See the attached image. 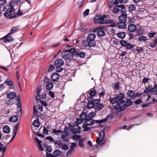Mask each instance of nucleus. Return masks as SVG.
Segmentation results:
<instances>
[{
    "instance_id": "f257e3e1",
    "label": "nucleus",
    "mask_w": 157,
    "mask_h": 157,
    "mask_svg": "<svg viewBox=\"0 0 157 157\" xmlns=\"http://www.w3.org/2000/svg\"><path fill=\"white\" fill-rule=\"evenodd\" d=\"M96 36V35L94 33L89 34L87 36V39L83 41L82 43V46L85 48L95 46L96 45V42L94 40Z\"/></svg>"
},
{
    "instance_id": "f03ea898",
    "label": "nucleus",
    "mask_w": 157,
    "mask_h": 157,
    "mask_svg": "<svg viewBox=\"0 0 157 157\" xmlns=\"http://www.w3.org/2000/svg\"><path fill=\"white\" fill-rule=\"evenodd\" d=\"M124 95L123 93H120L117 94L116 97L110 98L109 101L112 104L117 103L118 105H120L124 103Z\"/></svg>"
},
{
    "instance_id": "7ed1b4c3",
    "label": "nucleus",
    "mask_w": 157,
    "mask_h": 157,
    "mask_svg": "<svg viewBox=\"0 0 157 157\" xmlns=\"http://www.w3.org/2000/svg\"><path fill=\"white\" fill-rule=\"evenodd\" d=\"M14 2L13 1H11L9 3V5H6L2 10L3 11L5 12L4 14L6 17H8L11 14L12 12L14 11Z\"/></svg>"
},
{
    "instance_id": "20e7f679",
    "label": "nucleus",
    "mask_w": 157,
    "mask_h": 157,
    "mask_svg": "<svg viewBox=\"0 0 157 157\" xmlns=\"http://www.w3.org/2000/svg\"><path fill=\"white\" fill-rule=\"evenodd\" d=\"M121 14L119 16L118 19L120 22L123 23L126 22L127 17V14L126 13L127 11L125 10L122 9H121Z\"/></svg>"
},
{
    "instance_id": "39448f33",
    "label": "nucleus",
    "mask_w": 157,
    "mask_h": 157,
    "mask_svg": "<svg viewBox=\"0 0 157 157\" xmlns=\"http://www.w3.org/2000/svg\"><path fill=\"white\" fill-rule=\"evenodd\" d=\"M109 117V115H108L104 119L101 120H97L94 121L93 120L91 119L90 120V124H89L88 123H86V124L88 125H91L92 124H94L95 122H96L97 123H98L99 124L102 123L106 121L107 120L108 117Z\"/></svg>"
},
{
    "instance_id": "423d86ee",
    "label": "nucleus",
    "mask_w": 157,
    "mask_h": 157,
    "mask_svg": "<svg viewBox=\"0 0 157 157\" xmlns=\"http://www.w3.org/2000/svg\"><path fill=\"white\" fill-rule=\"evenodd\" d=\"M109 117V115H108L104 119L101 120H97L94 121L93 120L91 119L90 120V124H89L88 123H86V124L88 125H91L92 124H94L95 122H96L97 123H98L99 124L102 123L106 121L107 120L108 117Z\"/></svg>"
},
{
    "instance_id": "0eeeda50",
    "label": "nucleus",
    "mask_w": 157,
    "mask_h": 157,
    "mask_svg": "<svg viewBox=\"0 0 157 157\" xmlns=\"http://www.w3.org/2000/svg\"><path fill=\"white\" fill-rule=\"evenodd\" d=\"M11 34V33H10L2 37L1 40H3L6 42H10L13 41V39L11 36H10Z\"/></svg>"
},
{
    "instance_id": "6e6552de",
    "label": "nucleus",
    "mask_w": 157,
    "mask_h": 157,
    "mask_svg": "<svg viewBox=\"0 0 157 157\" xmlns=\"http://www.w3.org/2000/svg\"><path fill=\"white\" fill-rule=\"evenodd\" d=\"M67 50H66L63 51L62 53V58L63 59L66 60H69L71 57L70 54H68L69 52H67Z\"/></svg>"
},
{
    "instance_id": "1a4fd4ad",
    "label": "nucleus",
    "mask_w": 157,
    "mask_h": 157,
    "mask_svg": "<svg viewBox=\"0 0 157 157\" xmlns=\"http://www.w3.org/2000/svg\"><path fill=\"white\" fill-rule=\"evenodd\" d=\"M64 62L61 59H56L54 61V65L56 67L61 66L63 65Z\"/></svg>"
},
{
    "instance_id": "9d476101",
    "label": "nucleus",
    "mask_w": 157,
    "mask_h": 157,
    "mask_svg": "<svg viewBox=\"0 0 157 157\" xmlns=\"http://www.w3.org/2000/svg\"><path fill=\"white\" fill-rule=\"evenodd\" d=\"M51 78L53 82H57L59 79V77L58 74L55 72L52 75Z\"/></svg>"
},
{
    "instance_id": "9b49d317",
    "label": "nucleus",
    "mask_w": 157,
    "mask_h": 157,
    "mask_svg": "<svg viewBox=\"0 0 157 157\" xmlns=\"http://www.w3.org/2000/svg\"><path fill=\"white\" fill-rule=\"evenodd\" d=\"M105 18H107V16L105 15H104L103 16L99 18V23L100 24H106L107 22V19Z\"/></svg>"
},
{
    "instance_id": "f8f14e48",
    "label": "nucleus",
    "mask_w": 157,
    "mask_h": 157,
    "mask_svg": "<svg viewBox=\"0 0 157 157\" xmlns=\"http://www.w3.org/2000/svg\"><path fill=\"white\" fill-rule=\"evenodd\" d=\"M137 29L136 25L133 24L129 25L128 27V30L131 32H135Z\"/></svg>"
},
{
    "instance_id": "ddd939ff",
    "label": "nucleus",
    "mask_w": 157,
    "mask_h": 157,
    "mask_svg": "<svg viewBox=\"0 0 157 157\" xmlns=\"http://www.w3.org/2000/svg\"><path fill=\"white\" fill-rule=\"evenodd\" d=\"M101 140L99 137H98L96 141L97 144H98L100 146H103L104 145L105 143V140H104V138H101Z\"/></svg>"
},
{
    "instance_id": "4468645a",
    "label": "nucleus",
    "mask_w": 157,
    "mask_h": 157,
    "mask_svg": "<svg viewBox=\"0 0 157 157\" xmlns=\"http://www.w3.org/2000/svg\"><path fill=\"white\" fill-rule=\"evenodd\" d=\"M46 87L48 90H50L52 89L53 87V84L51 81H47V82H46Z\"/></svg>"
},
{
    "instance_id": "2eb2a0df",
    "label": "nucleus",
    "mask_w": 157,
    "mask_h": 157,
    "mask_svg": "<svg viewBox=\"0 0 157 157\" xmlns=\"http://www.w3.org/2000/svg\"><path fill=\"white\" fill-rule=\"evenodd\" d=\"M7 98L12 99L16 97V94L14 92H10L6 94Z\"/></svg>"
},
{
    "instance_id": "dca6fc26",
    "label": "nucleus",
    "mask_w": 157,
    "mask_h": 157,
    "mask_svg": "<svg viewBox=\"0 0 157 157\" xmlns=\"http://www.w3.org/2000/svg\"><path fill=\"white\" fill-rule=\"evenodd\" d=\"M34 139L38 143V147L39 148L40 150L41 151H43V149L41 144V140H39L38 138H35Z\"/></svg>"
},
{
    "instance_id": "f3484780",
    "label": "nucleus",
    "mask_w": 157,
    "mask_h": 157,
    "mask_svg": "<svg viewBox=\"0 0 157 157\" xmlns=\"http://www.w3.org/2000/svg\"><path fill=\"white\" fill-rule=\"evenodd\" d=\"M126 95L129 97H133L135 95V92L134 91L129 90L126 93Z\"/></svg>"
},
{
    "instance_id": "a211bd4d",
    "label": "nucleus",
    "mask_w": 157,
    "mask_h": 157,
    "mask_svg": "<svg viewBox=\"0 0 157 157\" xmlns=\"http://www.w3.org/2000/svg\"><path fill=\"white\" fill-rule=\"evenodd\" d=\"M126 35V33L123 32H120L117 33V36L122 39H123L124 38Z\"/></svg>"
},
{
    "instance_id": "6ab92c4d",
    "label": "nucleus",
    "mask_w": 157,
    "mask_h": 157,
    "mask_svg": "<svg viewBox=\"0 0 157 157\" xmlns=\"http://www.w3.org/2000/svg\"><path fill=\"white\" fill-rule=\"evenodd\" d=\"M152 91V88L151 85H149L147 87L145 88V89L144 91V93L147 94H150Z\"/></svg>"
},
{
    "instance_id": "aec40b11",
    "label": "nucleus",
    "mask_w": 157,
    "mask_h": 157,
    "mask_svg": "<svg viewBox=\"0 0 157 157\" xmlns=\"http://www.w3.org/2000/svg\"><path fill=\"white\" fill-rule=\"evenodd\" d=\"M80 130V128L78 125H75L73 127L72 130L75 133H77Z\"/></svg>"
},
{
    "instance_id": "412c9836",
    "label": "nucleus",
    "mask_w": 157,
    "mask_h": 157,
    "mask_svg": "<svg viewBox=\"0 0 157 157\" xmlns=\"http://www.w3.org/2000/svg\"><path fill=\"white\" fill-rule=\"evenodd\" d=\"M18 120V117L17 115L13 116L9 119L10 122H16Z\"/></svg>"
},
{
    "instance_id": "4be33fe9",
    "label": "nucleus",
    "mask_w": 157,
    "mask_h": 157,
    "mask_svg": "<svg viewBox=\"0 0 157 157\" xmlns=\"http://www.w3.org/2000/svg\"><path fill=\"white\" fill-rule=\"evenodd\" d=\"M117 25L119 29H126L127 27V24L126 22L123 23L120 22Z\"/></svg>"
},
{
    "instance_id": "5701e85b",
    "label": "nucleus",
    "mask_w": 157,
    "mask_h": 157,
    "mask_svg": "<svg viewBox=\"0 0 157 157\" xmlns=\"http://www.w3.org/2000/svg\"><path fill=\"white\" fill-rule=\"evenodd\" d=\"M3 146V144L0 142V151L2 150L3 152L1 157H2L3 156L6 150V147Z\"/></svg>"
},
{
    "instance_id": "b1692460",
    "label": "nucleus",
    "mask_w": 157,
    "mask_h": 157,
    "mask_svg": "<svg viewBox=\"0 0 157 157\" xmlns=\"http://www.w3.org/2000/svg\"><path fill=\"white\" fill-rule=\"evenodd\" d=\"M103 29L101 28V29L98 31V32L97 35L98 37H100L105 35V33Z\"/></svg>"
},
{
    "instance_id": "393cba45",
    "label": "nucleus",
    "mask_w": 157,
    "mask_h": 157,
    "mask_svg": "<svg viewBox=\"0 0 157 157\" xmlns=\"http://www.w3.org/2000/svg\"><path fill=\"white\" fill-rule=\"evenodd\" d=\"M75 54L77 56H79L80 58L84 57L85 55V53L82 52H75Z\"/></svg>"
},
{
    "instance_id": "a878e982",
    "label": "nucleus",
    "mask_w": 157,
    "mask_h": 157,
    "mask_svg": "<svg viewBox=\"0 0 157 157\" xmlns=\"http://www.w3.org/2000/svg\"><path fill=\"white\" fill-rule=\"evenodd\" d=\"M3 132L5 133H8L10 131V129L8 125L5 126L3 128Z\"/></svg>"
},
{
    "instance_id": "bb28decb",
    "label": "nucleus",
    "mask_w": 157,
    "mask_h": 157,
    "mask_svg": "<svg viewBox=\"0 0 157 157\" xmlns=\"http://www.w3.org/2000/svg\"><path fill=\"white\" fill-rule=\"evenodd\" d=\"M103 107V105L101 104L98 103L95 106V109L98 111L101 110Z\"/></svg>"
},
{
    "instance_id": "cd10ccee",
    "label": "nucleus",
    "mask_w": 157,
    "mask_h": 157,
    "mask_svg": "<svg viewBox=\"0 0 157 157\" xmlns=\"http://www.w3.org/2000/svg\"><path fill=\"white\" fill-rule=\"evenodd\" d=\"M136 33L137 36H142L144 33V31L143 29H140L136 31Z\"/></svg>"
},
{
    "instance_id": "c85d7f7f",
    "label": "nucleus",
    "mask_w": 157,
    "mask_h": 157,
    "mask_svg": "<svg viewBox=\"0 0 157 157\" xmlns=\"http://www.w3.org/2000/svg\"><path fill=\"white\" fill-rule=\"evenodd\" d=\"M128 8L129 11L131 12L136 10V7L133 5L132 4L129 5Z\"/></svg>"
},
{
    "instance_id": "c756f323",
    "label": "nucleus",
    "mask_w": 157,
    "mask_h": 157,
    "mask_svg": "<svg viewBox=\"0 0 157 157\" xmlns=\"http://www.w3.org/2000/svg\"><path fill=\"white\" fill-rule=\"evenodd\" d=\"M133 102L131 101L130 99H127L126 101L124 103L125 105L127 106V107L128 106H129L132 105Z\"/></svg>"
},
{
    "instance_id": "7c9ffc66",
    "label": "nucleus",
    "mask_w": 157,
    "mask_h": 157,
    "mask_svg": "<svg viewBox=\"0 0 157 157\" xmlns=\"http://www.w3.org/2000/svg\"><path fill=\"white\" fill-rule=\"evenodd\" d=\"M33 125L37 127H39L40 126V123L38 120H35L33 122Z\"/></svg>"
},
{
    "instance_id": "2f4dec72",
    "label": "nucleus",
    "mask_w": 157,
    "mask_h": 157,
    "mask_svg": "<svg viewBox=\"0 0 157 157\" xmlns=\"http://www.w3.org/2000/svg\"><path fill=\"white\" fill-rule=\"evenodd\" d=\"M76 50L75 48H71L69 50H67V52L69 53V52H71L72 53V56H75V52H77V51H75Z\"/></svg>"
},
{
    "instance_id": "473e14b6",
    "label": "nucleus",
    "mask_w": 157,
    "mask_h": 157,
    "mask_svg": "<svg viewBox=\"0 0 157 157\" xmlns=\"http://www.w3.org/2000/svg\"><path fill=\"white\" fill-rule=\"evenodd\" d=\"M94 103L92 101H89L87 104V107L88 109H91L94 107Z\"/></svg>"
},
{
    "instance_id": "72a5a7b5",
    "label": "nucleus",
    "mask_w": 157,
    "mask_h": 157,
    "mask_svg": "<svg viewBox=\"0 0 157 157\" xmlns=\"http://www.w3.org/2000/svg\"><path fill=\"white\" fill-rule=\"evenodd\" d=\"M80 117L82 120H84L86 118V114L84 112H82L80 114Z\"/></svg>"
},
{
    "instance_id": "f704fd0d",
    "label": "nucleus",
    "mask_w": 157,
    "mask_h": 157,
    "mask_svg": "<svg viewBox=\"0 0 157 157\" xmlns=\"http://www.w3.org/2000/svg\"><path fill=\"white\" fill-rule=\"evenodd\" d=\"M61 152L59 149H57L55 151L53 152L54 155L56 156H59L61 154Z\"/></svg>"
},
{
    "instance_id": "c9c22d12",
    "label": "nucleus",
    "mask_w": 157,
    "mask_h": 157,
    "mask_svg": "<svg viewBox=\"0 0 157 157\" xmlns=\"http://www.w3.org/2000/svg\"><path fill=\"white\" fill-rule=\"evenodd\" d=\"M87 125L86 124V123H85V124L83 125V131L85 132H87L89 131L90 130V128L89 127H87Z\"/></svg>"
},
{
    "instance_id": "e433bc0d",
    "label": "nucleus",
    "mask_w": 157,
    "mask_h": 157,
    "mask_svg": "<svg viewBox=\"0 0 157 157\" xmlns=\"http://www.w3.org/2000/svg\"><path fill=\"white\" fill-rule=\"evenodd\" d=\"M19 28L20 26H16L14 27L11 29L10 33H11V34L15 32V31Z\"/></svg>"
},
{
    "instance_id": "4c0bfd02",
    "label": "nucleus",
    "mask_w": 157,
    "mask_h": 157,
    "mask_svg": "<svg viewBox=\"0 0 157 157\" xmlns=\"http://www.w3.org/2000/svg\"><path fill=\"white\" fill-rule=\"evenodd\" d=\"M119 42L122 46H126L127 45L128 42L124 40H120Z\"/></svg>"
},
{
    "instance_id": "58836bf2",
    "label": "nucleus",
    "mask_w": 157,
    "mask_h": 157,
    "mask_svg": "<svg viewBox=\"0 0 157 157\" xmlns=\"http://www.w3.org/2000/svg\"><path fill=\"white\" fill-rule=\"evenodd\" d=\"M96 113L95 112H91L88 113V117L92 119L96 115Z\"/></svg>"
},
{
    "instance_id": "ea45409f",
    "label": "nucleus",
    "mask_w": 157,
    "mask_h": 157,
    "mask_svg": "<svg viewBox=\"0 0 157 157\" xmlns=\"http://www.w3.org/2000/svg\"><path fill=\"white\" fill-rule=\"evenodd\" d=\"M83 141L84 140L82 139H80L78 141V145L82 148H83L84 147Z\"/></svg>"
},
{
    "instance_id": "a19ab883",
    "label": "nucleus",
    "mask_w": 157,
    "mask_h": 157,
    "mask_svg": "<svg viewBox=\"0 0 157 157\" xmlns=\"http://www.w3.org/2000/svg\"><path fill=\"white\" fill-rule=\"evenodd\" d=\"M83 122V120L79 118H76V121L75 122V124L78 125L79 124H81Z\"/></svg>"
},
{
    "instance_id": "79ce46f5",
    "label": "nucleus",
    "mask_w": 157,
    "mask_h": 157,
    "mask_svg": "<svg viewBox=\"0 0 157 157\" xmlns=\"http://www.w3.org/2000/svg\"><path fill=\"white\" fill-rule=\"evenodd\" d=\"M89 94L90 96L94 97L96 94V91L95 90H91L90 91Z\"/></svg>"
},
{
    "instance_id": "37998d69",
    "label": "nucleus",
    "mask_w": 157,
    "mask_h": 157,
    "mask_svg": "<svg viewBox=\"0 0 157 157\" xmlns=\"http://www.w3.org/2000/svg\"><path fill=\"white\" fill-rule=\"evenodd\" d=\"M92 101L93 102V103H94V105H97L98 103H99L100 101V99H94L92 100Z\"/></svg>"
},
{
    "instance_id": "c03bdc74",
    "label": "nucleus",
    "mask_w": 157,
    "mask_h": 157,
    "mask_svg": "<svg viewBox=\"0 0 157 157\" xmlns=\"http://www.w3.org/2000/svg\"><path fill=\"white\" fill-rule=\"evenodd\" d=\"M61 66L56 67V71L57 72H60L62 71L63 69V67H61Z\"/></svg>"
},
{
    "instance_id": "a18cd8bd",
    "label": "nucleus",
    "mask_w": 157,
    "mask_h": 157,
    "mask_svg": "<svg viewBox=\"0 0 157 157\" xmlns=\"http://www.w3.org/2000/svg\"><path fill=\"white\" fill-rule=\"evenodd\" d=\"M61 138L65 142H68L69 141V138H67V136L63 135L61 136Z\"/></svg>"
},
{
    "instance_id": "49530a36",
    "label": "nucleus",
    "mask_w": 157,
    "mask_h": 157,
    "mask_svg": "<svg viewBox=\"0 0 157 157\" xmlns=\"http://www.w3.org/2000/svg\"><path fill=\"white\" fill-rule=\"evenodd\" d=\"M17 16V14L15 13L11 14L10 16H9L8 18L10 19H13L16 18Z\"/></svg>"
},
{
    "instance_id": "de8ad7c7",
    "label": "nucleus",
    "mask_w": 157,
    "mask_h": 157,
    "mask_svg": "<svg viewBox=\"0 0 157 157\" xmlns=\"http://www.w3.org/2000/svg\"><path fill=\"white\" fill-rule=\"evenodd\" d=\"M121 105H118V107H119L120 108V110L121 111H124L127 107V106L126 105H125L124 104L123 106H121Z\"/></svg>"
},
{
    "instance_id": "09e8293b",
    "label": "nucleus",
    "mask_w": 157,
    "mask_h": 157,
    "mask_svg": "<svg viewBox=\"0 0 157 157\" xmlns=\"http://www.w3.org/2000/svg\"><path fill=\"white\" fill-rule=\"evenodd\" d=\"M52 132L55 134H58L59 133H62V131L60 129L56 130L54 129L52 130Z\"/></svg>"
},
{
    "instance_id": "8fccbe9b",
    "label": "nucleus",
    "mask_w": 157,
    "mask_h": 157,
    "mask_svg": "<svg viewBox=\"0 0 157 157\" xmlns=\"http://www.w3.org/2000/svg\"><path fill=\"white\" fill-rule=\"evenodd\" d=\"M5 83L7 85L9 86H11L13 85L12 82L11 80L8 79L6 80Z\"/></svg>"
},
{
    "instance_id": "3c124183",
    "label": "nucleus",
    "mask_w": 157,
    "mask_h": 157,
    "mask_svg": "<svg viewBox=\"0 0 157 157\" xmlns=\"http://www.w3.org/2000/svg\"><path fill=\"white\" fill-rule=\"evenodd\" d=\"M138 40L140 41H145L147 40L146 37L145 36H142L139 37Z\"/></svg>"
},
{
    "instance_id": "603ef678",
    "label": "nucleus",
    "mask_w": 157,
    "mask_h": 157,
    "mask_svg": "<svg viewBox=\"0 0 157 157\" xmlns=\"http://www.w3.org/2000/svg\"><path fill=\"white\" fill-rule=\"evenodd\" d=\"M120 83L117 82V83L116 84L113 86V88L115 90H118L120 88Z\"/></svg>"
},
{
    "instance_id": "864d4df0",
    "label": "nucleus",
    "mask_w": 157,
    "mask_h": 157,
    "mask_svg": "<svg viewBox=\"0 0 157 157\" xmlns=\"http://www.w3.org/2000/svg\"><path fill=\"white\" fill-rule=\"evenodd\" d=\"M101 28L103 29V27L102 26H100L94 29L93 30V32L94 33H96L97 32H98V31L100 30L101 29Z\"/></svg>"
},
{
    "instance_id": "5fc2aeb1",
    "label": "nucleus",
    "mask_w": 157,
    "mask_h": 157,
    "mask_svg": "<svg viewBox=\"0 0 157 157\" xmlns=\"http://www.w3.org/2000/svg\"><path fill=\"white\" fill-rule=\"evenodd\" d=\"M127 48V49H131L134 46L132 45L130 43H128L127 45L126 46Z\"/></svg>"
},
{
    "instance_id": "6e6d98bb",
    "label": "nucleus",
    "mask_w": 157,
    "mask_h": 157,
    "mask_svg": "<svg viewBox=\"0 0 157 157\" xmlns=\"http://www.w3.org/2000/svg\"><path fill=\"white\" fill-rule=\"evenodd\" d=\"M55 145H58L60 147L62 146L63 144L59 140L58 141H56L55 142Z\"/></svg>"
},
{
    "instance_id": "4d7b16f0",
    "label": "nucleus",
    "mask_w": 157,
    "mask_h": 157,
    "mask_svg": "<svg viewBox=\"0 0 157 157\" xmlns=\"http://www.w3.org/2000/svg\"><path fill=\"white\" fill-rule=\"evenodd\" d=\"M90 10L89 9H86L83 13V15L84 17H86L88 14Z\"/></svg>"
},
{
    "instance_id": "13d9d810",
    "label": "nucleus",
    "mask_w": 157,
    "mask_h": 157,
    "mask_svg": "<svg viewBox=\"0 0 157 157\" xmlns=\"http://www.w3.org/2000/svg\"><path fill=\"white\" fill-rule=\"evenodd\" d=\"M105 136V133L104 131H102L100 132L99 135V137L100 139L101 138H104Z\"/></svg>"
},
{
    "instance_id": "bf43d9fd",
    "label": "nucleus",
    "mask_w": 157,
    "mask_h": 157,
    "mask_svg": "<svg viewBox=\"0 0 157 157\" xmlns=\"http://www.w3.org/2000/svg\"><path fill=\"white\" fill-rule=\"evenodd\" d=\"M120 9L117 7L114 8L113 9V13H116L120 11Z\"/></svg>"
},
{
    "instance_id": "052dcab7",
    "label": "nucleus",
    "mask_w": 157,
    "mask_h": 157,
    "mask_svg": "<svg viewBox=\"0 0 157 157\" xmlns=\"http://www.w3.org/2000/svg\"><path fill=\"white\" fill-rule=\"evenodd\" d=\"M73 149H71L67 151L66 154L67 156H68L70 155L73 153Z\"/></svg>"
},
{
    "instance_id": "680f3d73",
    "label": "nucleus",
    "mask_w": 157,
    "mask_h": 157,
    "mask_svg": "<svg viewBox=\"0 0 157 157\" xmlns=\"http://www.w3.org/2000/svg\"><path fill=\"white\" fill-rule=\"evenodd\" d=\"M55 68V66L52 65H50L49 66L48 69V71H50L54 70Z\"/></svg>"
},
{
    "instance_id": "e2e57ef3",
    "label": "nucleus",
    "mask_w": 157,
    "mask_h": 157,
    "mask_svg": "<svg viewBox=\"0 0 157 157\" xmlns=\"http://www.w3.org/2000/svg\"><path fill=\"white\" fill-rule=\"evenodd\" d=\"M49 95L52 98H54L55 97V94L53 92L49 90Z\"/></svg>"
},
{
    "instance_id": "0e129e2a",
    "label": "nucleus",
    "mask_w": 157,
    "mask_h": 157,
    "mask_svg": "<svg viewBox=\"0 0 157 157\" xmlns=\"http://www.w3.org/2000/svg\"><path fill=\"white\" fill-rule=\"evenodd\" d=\"M46 139L50 140L51 142H53L54 141V140L51 136H48L46 138Z\"/></svg>"
},
{
    "instance_id": "69168bd1",
    "label": "nucleus",
    "mask_w": 157,
    "mask_h": 157,
    "mask_svg": "<svg viewBox=\"0 0 157 157\" xmlns=\"http://www.w3.org/2000/svg\"><path fill=\"white\" fill-rule=\"evenodd\" d=\"M134 102L136 104L138 105L141 104L142 102V101L140 99H139L135 101Z\"/></svg>"
},
{
    "instance_id": "338daca9",
    "label": "nucleus",
    "mask_w": 157,
    "mask_h": 157,
    "mask_svg": "<svg viewBox=\"0 0 157 157\" xmlns=\"http://www.w3.org/2000/svg\"><path fill=\"white\" fill-rule=\"evenodd\" d=\"M152 90L154 92H157V84H155L154 87L152 88Z\"/></svg>"
},
{
    "instance_id": "774afa93",
    "label": "nucleus",
    "mask_w": 157,
    "mask_h": 157,
    "mask_svg": "<svg viewBox=\"0 0 157 157\" xmlns=\"http://www.w3.org/2000/svg\"><path fill=\"white\" fill-rule=\"evenodd\" d=\"M46 156L47 157H57L56 156L52 155V154L48 153L47 152H46Z\"/></svg>"
}]
</instances>
